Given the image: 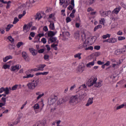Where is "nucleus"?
Returning a JSON list of instances; mask_svg holds the SVG:
<instances>
[{
  "mask_svg": "<svg viewBox=\"0 0 126 126\" xmlns=\"http://www.w3.org/2000/svg\"><path fill=\"white\" fill-rule=\"evenodd\" d=\"M39 85L40 82L39 81V79H36L32 81V82L28 83V87L31 90H34V88H36L37 86H39Z\"/></svg>",
  "mask_w": 126,
  "mask_h": 126,
  "instance_id": "1",
  "label": "nucleus"
},
{
  "mask_svg": "<svg viewBox=\"0 0 126 126\" xmlns=\"http://www.w3.org/2000/svg\"><path fill=\"white\" fill-rule=\"evenodd\" d=\"M78 98V95L77 94L72 96L70 98L69 103L73 105H76V104H78L79 102Z\"/></svg>",
  "mask_w": 126,
  "mask_h": 126,
  "instance_id": "2",
  "label": "nucleus"
},
{
  "mask_svg": "<svg viewBox=\"0 0 126 126\" xmlns=\"http://www.w3.org/2000/svg\"><path fill=\"white\" fill-rule=\"evenodd\" d=\"M97 81V78L94 76H92L88 81V84L89 87H91V86H93V85H95Z\"/></svg>",
  "mask_w": 126,
  "mask_h": 126,
  "instance_id": "3",
  "label": "nucleus"
},
{
  "mask_svg": "<svg viewBox=\"0 0 126 126\" xmlns=\"http://www.w3.org/2000/svg\"><path fill=\"white\" fill-rule=\"evenodd\" d=\"M57 32L49 31L44 34V36L45 37H46V38H48V37L51 38L52 37H54V36H55L57 34Z\"/></svg>",
  "mask_w": 126,
  "mask_h": 126,
  "instance_id": "4",
  "label": "nucleus"
},
{
  "mask_svg": "<svg viewBox=\"0 0 126 126\" xmlns=\"http://www.w3.org/2000/svg\"><path fill=\"white\" fill-rule=\"evenodd\" d=\"M47 42L48 44H51V43H54L55 44L57 43V44H59V40H58V38L56 37L52 36L48 38Z\"/></svg>",
  "mask_w": 126,
  "mask_h": 126,
  "instance_id": "5",
  "label": "nucleus"
},
{
  "mask_svg": "<svg viewBox=\"0 0 126 126\" xmlns=\"http://www.w3.org/2000/svg\"><path fill=\"white\" fill-rule=\"evenodd\" d=\"M33 71V69L28 70L26 71V76H24L23 78H31L32 77H34V74H31L32 72Z\"/></svg>",
  "mask_w": 126,
  "mask_h": 126,
  "instance_id": "6",
  "label": "nucleus"
},
{
  "mask_svg": "<svg viewBox=\"0 0 126 126\" xmlns=\"http://www.w3.org/2000/svg\"><path fill=\"white\" fill-rule=\"evenodd\" d=\"M20 68H21V65H20L19 64H16L11 66L10 70L11 71H14L15 72H17V71H18Z\"/></svg>",
  "mask_w": 126,
  "mask_h": 126,
  "instance_id": "7",
  "label": "nucleus"
},
{
  "mask_svg": "<svg viewBox=\"0 0 126 126\" xmlns=\"http://www.w3.org/2000/svg\"><path fill=\"white\" fill-rule=\"evenodd\" d=\"M57 100H58V97H57L56 96H55L54 98L50 97L48 99V104L49 105H53V104H55L56 102H57Z\"/></svg>",
  "mask_w": 126,
  "mask_h": 126,
  "instance_id": "8",
  "label": "nucleus"
},
{
  "mask_svg": "<svg viewBox=\"0 0 126 126\" xmlns=\"http://www.w3.org/2000/svg\"><path fill=\"white\" fill-rule=\"evenodd\" d=\"M87 94L86 93H83L82 92L80 91L77 94L78 95V97L80 100H82V99H84L85 97H86Z\"/></svg>",
  "mask_w": 126,
  "mask_h": 126,
  "instance_id": "9",
  "label": "nucleus"
},
{
  "mask_svg": "<svg viewBox=\"0 0 126 126\" xmlns=\"http://www.w3.org/2000/svg\"><path fill=\"white\" fill-rule=\"evenodd\" d=\"M99 12L101 16H102V17H106L108 16V13H110L111 11H104L103 10H101Z\"/></svg>",
  "mask_w": 126,
  "mask_h": 126,
  "instance_id": "10",
  "label": "nucleus"
},
{
  "mask_svg": "<svg viewBox=\"0 0 126 126\" xmlns=\"http://www.w3.org/2000/svg\"><path fill=\"white\" fill-rule=\"evenodd\" d=\"M121 9H122V7L121 6H118L117 7L115 8L112 11V15L113 14H118L121 11Z\"/></svg>",
  "mask_w": 126,
  "mask_h": 126,
  "instance_id": "11",
  "label": "nucleus"
},
{
  "mask_svg": "<svg viewBox=\"0 0 126 126\" xmlns=\"http://www.w3.org/2000/svg\"><path fill=\"white\" fill-rule=\"evenodd\" d=\"M87 47H88V43H86V42H85L83 44H81L79 45L78 48L79 49V50H82V49H85V48Z\"/></svg>",
  "mask_w": 126,
  "mask_h": 126,
  "instance_id": "12",
  "label": "nucleus"
},
{
  "mask_svg": "<svg viewBox=\"0 0 126 126\" xmlns=\"http://www.w3.org/2000/svg\"><path fill=\"white\" fill-rule=\"evenodd\" d=\"M74 0H70V5H69L68 7V9L69 10H72L73 8H74Z\"/></svg>",
  "mask_w": 126,
  "mask_h": 126,
  "instance_id": "13",
  "label": "nucleus"
},
{
  "mask_svg": "<svg viewBox=\"0 0 126 126\" xmlns=\"http://www.w3.org/2000/svg\"><path fill=\"white\" fill-rule=\"evenodd\" d=\"M39 0H30V3H27L26 5H24V7H25V6H28V7H30L32 6L31 4L32 3H34V2H36V1H38Z\"/></svg>",
  "mask_w": 126,
  "mask_h": 126,
  "instance_id": "14",
  "label": "nucleus"
},
{
  "mask_svg": "<svg viewBox=\"0 0 126 126\" xmlns=\"http://www.w3.org/2000/svg\"><path fill=\"white\" fill-rule=\"evenodd\" d=\"M46 66V64H40L36 66V67L39 69L40 71H44V68Z\"/></svg>",
  "mask_w": 126,
  "mask_h": 126,
  "instance_id": "15",
  "label": "nucleus"
},
{
  "mask_svg": "<svg viewBox=\"0 0 126 126\" xmlns=\"http://www.w3.org/2000/svg\"><path fill=\"white\" fill-rule=\"evenodd\" d=\"M92 104H93V97L89 98L86 106V107H88L89 106H90V105H92Z\"/></svg>",
  "mask_w": 126,
  "mask_h": 126,
  "instance_id": "16",
  "label": "nucleus"
},
{
  "mask_svg": "<svg viewBox=\"0 0 126 126\" xmlns=\"http://www.w3.org/2000/svg\"><path fill=\"white\" fill-rule=\"evenodd\" d=\"M81 55L82 53H78L74 55V57L75 59H78V60H81Z\"/></svg>",
  "mask_w": 126,
  "mask_h": 126,
  "instance_id": "17",
  "label": "nucleus"
},
{
  "mask_svg": "<svg viewBox=\"0 0 126 126\" xmlns=\"http://www.w3.org/2000/svg\"><path fill=\"white\" fill-rule=\"evenodd\" d=\"M11 59H12V56H6V57L3 58V63H6V62L8 61V60H11Z\"/></svg>",
  "mask_w": 126,
  "mask_h": 126,
  "instance_id": "18",
  "label": "nucleus"
},
{
  "mask_svg": "<svg viewBox=\"0 0 126 126\" xmlns=\"http://www.w3.org/2000/svg\"><path fill=\"white\" fill-rule=\"evenodd\" d=\"M42 16L41 15V13H37L36 15L35 16V19L36 20H40L42 18Z\"/></svg>",
  "mask_w": 126,
  "mask_h": 126,
  "instance_id": "19",
  "label": "nucleus"
},
{
  "mask_svg": "<svg viewBox=\"0 0 126 126\" xmlns=\"http://www.w3.org/2000/svg\"><path fill=\"white\" fill-rule=\"evenodd\" d=\"M22 57L25 61H27V59L28 58V54H27V53L26 52H23Z\"/></svg>",
  "mask_w": 126,
  "mask_h": 126,
  "instance_id": "20",
  "label": "nucleus"
},
{
  "mask_svg": "<svg viewBox=\"0 0 126 126\" xmlns=\"http://www.w3.org/2000/svg\"><path fill=\"white\" fill-rule=\"evenodd\" d=\"M49 28L50 30H55V24L53 22H50Z\"/></svg>",
  "mask_w": 126,
  "mask_h": 126,
  "instance_id": "21",
  "label": "nucleus"
},
{
  "mask_svg": "<svg viewBox=\"0 0 126 126\" xmlns=\"http://www.w3.org/2000/svg\"><path fill=\"white\" fill-rule=\"evenodd\" d=\"M95 64V62L93 61L92 62H90L87 64L86 66L87 67H91V66H93Z\"/></svg>",
  "mask_w": 126,
  "mask_h": 126,
  "instance_id": "22",
  "label": "nucleus"
},
{
  "mask_svg": "<svg viewBox=\"0 0 126 126\" xmlns=\"http://www.w3.org/2000/svg\"><path fill=\"white\" fill-rule=\"evenodd\" d=\"M70 4V1H69V0H66V2H65V3L63 4V7L64 8H66L67 7V5H69Z\"/></svg>",
  "mask_w": 126,
  "mask_h": 126,
  "instance_id": "23",
  "label": "nucleus"
},
{
  "mask_svg": "<svg viewBox=\"0 0 126 126\" xmlns=\"http://www.w3.org/2000/svg\"><path fill=\"white\" fill-rule=\"evenodd\" d=\"M102 85V82H98L97 83L96 82L94 86L95 87L99 88V87H101Z\"/></svg>",
  "mask_w": 126,
  "mask_h": 126,
  "instance_id": "24",
  "label": "nucleus"
},
{
  "mask_svg": "<svg viewBox=\"0 0 126 126\" xmlns=\"http://www.w3.org/2000/svg\"><path fill=\"white\" fill-rule=\"evenodd\" d=\"M58 43L57 44H55L53 43L52 45H51V48H53L54 49V50H55V51L58 50Z\"/></svg>",
  "mask_w": 126,
  "mask_h": 126,
  "instance_id": "25",
  "label": "nucleus"
},
{
  "mask_svg": "<svg viewBox=\"0 0 126 126\" xmlns=\"http://www.w3.org/2000/svg\"><path fill=\"white\" fill-rule=\"evenodd\" d=\"M23 30L24 31H25V30H26L27 32H28V31H29V30H30V28H29L27 25H24V27H23Z\"/></svg>",
  "mask_w": 126,
  "mask_h": 126,
  "instance_id": "26",
  "label": "nucleus"
},
{
  "mask_svg": "<svg viewBox=\"0 0 126 126\" xmlns=\"http://www.w3.org/2000/svg\"><path fill=\"white\" fill-rule=\"evenodd\" d=\"M12 27H13V25L10 24L8 25L7 27L6 28V32H8L9 30H10V28H12Z\"/></svg>",
  "mask_w": 126,
  "mask_h": 126,
  "instance_id": "27",
  "label": "nucleus"
},
{
  "mask_svg": "<svg viewBox=\"0 0 126 126\" xmlns=\"http://www.w3.org/2000/svg\"><path fill=\"white\" fill-rule=\"evenodd\" d=\"M111 40V43L112 44L114 43H117L118 42V39H117V38H110Z\"/></svg>",
  "mask_w": 126,
  "mask_h": 126,
  "instance_id": "28",
  "label": "nucleus"
},
{
  "mask_svg": "<svg viewBox=\"0 0 126 126\" xmlns=\"http://www.w3.org/2000/svg\"><path fill=\"white\" fill-rule=\"evenodd\" d=\"M80 36V35H79V32H76L74 33V37L76 39H78V38H79Z\"/></svg>",
  "mask_w": 126,
  "mask_h": 126,
  "instance_id": "29",
  "label": "nucleus"
},
{
  "mask_svg": "<svg viewBox=\"0 0 126 126\" xmlns=\"http://www.w3.org/2000/svg\"><path fill=\"white\" fill-rule=\"evenodd\" d=\"M25 14H26V11L24 10L23 11L22 14L19 15L18 18H19V19H21V18H22V17H23V16H24Z\"/></svg>",
  "mask_w": 126,
  "mask_h": 126,
  "instance_id": "30",
  "label": "nucleus"
},
{
  "mask_svg": "<svg viewBox=\"0 0 126 126\" xmlns=\"http://www.w3.org/2000/svg\"><path fill=\"white\" fill-rule=\"evenodd\" d=\"M110 37H111V34L109 33L102 35L103 39H107V38H110Z\"/></svg>",
  "mask_w": 126,
  "mask_h": 126,
  "instance_id": "31",
  "label": "nucleus"
},
{
  "mask_svg": "<svg viewBox=\"0 0 126 126\" xmlns=\"http://www.w3.org/2000/svg\"><path fill=\"white\" fill-rule=\"evenodd\" d=\"M101 28H102V25H98L94 28V31H97V29H100Z\"/></svg>",
  "mask_w": 126,
  "mask_h": 126,
  "instance_id": "32",
  "label": "nucleus"
},
{
  "mask_svg": "<svg viewBox=\"0 0 126 126\" xmlns=\"http://www.w3.org/2000/svg\"><path fill=\"white\" fill-rule=\"evenodd\" d=\"M7 39L11 42V43H13L14 42V39H13L11 36H8Z\"/></svg>",
  "mask_w": 126,
  "mask_h": 126,
  "instance_id": "33",
  "label": "nucleus"
},
{
  "mask_svg": "<svg viewBox=\"0 0 126 126\" xmlns=\"http://www.w3.org/2000/svg\"><path fill=\"white\" fill-rule=\"evenodd\" d=\"M4 92H5L6 95H8L9 94V89H8V88H4Z\"/></svg>",
  "mask_w": 126,
  "mask_h": 126,
  "instance_id": "34",
  "label": "nucleus"
},
{
  "mask_svg": "<svg viewBox=\"0 0 126 126\" xmlns=\"http://www.w3.org/2000/svg\"><path fill=\"white\" fill-rule=\"evenodd\" d=\"M18 21H19V19H18V18L15 17L13 22V24H16V23H17Z\"/></svg>",
  "mask_w": 126,
  "mask_h": 126,
  "instance_id": "35",
  "label": "nucleus"
},
{
  "mask_svg": "<svg viewBox=\"0 0 126 126\" xmlns=\"http://www.w3.org/2000/svg\"><path fill=\"white\" fill-rule=\"evenodd\" d=\"M10 67V66L8 64H4L3 66V68H4V69H7V68H9Z\"/></svg>",
  "mask_w": 126,
  "mask_h": 126,
  "instance_id": "36",
  "label": "nucleus"
},
{
  "mask_svg": "<svg viewBox=\"0 0 126 126\" xmlns=\"http://www.w3.org/2000/svg\"><path fill=\"white\" fill-rule=\"evenodd\" d=\"M125 107V105L123 104H121V105L117 106L116 108L117 110H120V109H122V108Z\"/></svg>",
  "mask_w": 126,
  "mask_h": 126,
  "instance_id": "37",
  "label": "nucleus"
},
{
  "mask_svg": "<svg viewBox=\"0 0 126 126\" xmlns=\"http://www.w3.org/2000/svg\"><path fill=\"white\" fill-rule=\"evenodd\" d=\"M39 107H40L39 106V104L38 103L35 104L33 106L34 110H38Z\"/></svg>",
  "mask_w": 126,
  "mask_h": 126,
  "instance_id": "38",
  "label": "nucleus"
},
{
  "mask_svg": "<svg viewBox=\"0 0 126 126\" xmlns=\"http://www.w3.org/2000/svg\"><path fill=\"white\" fill-rule=\"evenodd\" d=\"M0 33H1V34H4V33H5V32L4 31V28H0Z\"/></svg>",
  "mask_w": 126,
  "mask_h": 126,
  "instance_id": "39",
  "label": "nucleus"
},
{
  "mask_svg": "<svg viewBox=\"0 0 126 126\" xmlns=\"http://www.w3.org/2000/svg\"><path fill=\"white\" fill-rule=\"evenodd\" d=\"M65 3V0H60V5H63Z\"/></svg>",
  "mask_w": 126,
  "mask_h": 126,
  "instance_id": "40",
  "label": "nucleus"
},
{
  "mask_svg": "<svg viewBox=\"0 0 126 126\" xmlns=\"http://www.w3.org/2000/svg\"><path fill=\"white\" fill-rule=\"evenodd\" d=\"M22 45H23V42H19L17 44V48H20Z\"/></svg>",
  "mask_w": 126,
  "mask_h": 126,
  "instance_id": "41",
  "label": "nucleus"
},
{
  "mask_svg": "<svg viewBox=\"0 0 126 126\" xmlns=\"http://www.w3.org/2000/svg\"><path fill=\"white\" fill-rule=\"evenodd\" d=\"M118 39V41H123V40L126 39V37L124 36H119Z\"/></svg>",
  "mask_w": 126,
  "mask_h": 126,
  "instance_id": "42",
  "label": "nucleus"
},
{
  "mask_svg": "<svg viewBox=\"0 0 126 126\" xmlns=\"http://www.w3.org/2000/svg\"><path fill=\"white\" fill-rule=\"evenodd\" d=\"M18 87V85H15L13 86L12 88V90L13 91L14 90H16L17 89V88Z\"/></svg>",
  "mask_w": 126,
  "mask_h": 126,
  "instance_id": "43",
  "label": "nucleus"
},
{
  "mask_svg": "<svg viewBox=\"0 0 126 126\" xmlns=\"http://www.w3.org/2000/svg\"><path fill=\"white\" fill-rule=\"evenodd\" d=\"M89 50H91V51H93V46H90V47H86V48H85V50L86 51H88Z\"/></svg>",
  "mask_w": 126,
  "mask_h": 126,
  "instance_id": "44",
  "label": "nucleus"
},
{
  "mask_svg": "<svg viewBox=\"0 0 126 126\" xmlns=\"http://www.w3.org/2000/svg\"><path fill=\"white\" fill-rule=\"evenodd\" d=\"M71 21V19L69 17H67L66 18V23H68V22H70Z\"/></svg>",
  "mask_w": 126,
  "mask_h": 126,
  "instance_id": "45",
  "label": "nucleus"
},
{
  "mask_svg": "<svg viewBox=\"0 0 126 126\" xmlns=\"http://www.w3.org/2000/svg\"><path fill=\"white\" fill-rule=\"evenodd\" d=\"M32 54V56H36L37 54H38V51L34 49V51H33V52Z\"/></svg>",
  "mask_w": 126,
  "mask_h": 126,
  "instance_id": "46",
  "label": "nucleus"
},
{
  "mask_svg": "<svg viewBox=\"0 0 126 126\" xmlns=\"http://www.w3.org/2000/svg\"><path fill=\"white\" fill-rule=\"evenodd\" d=\"M44 52H45L44 49H40L38 51V52L39 53V54H43Z\"/></svg>",
  "mask_w": 126,
  "mask_h": 126,
  "instance_id": "47",
  "label": "nucleus"
},
{
  "mask_svg": "<svg viewBox=\"0 0 126 126\" xmlns=\"http://www.w3.org/2000/svg\"><path fill=\"white\" fill-rule=\"evenodd\" d=\"M41 42L44 44H46V43H47V39H46L45 38L43 37L41 39Z\"/></svg>",
  "mask_w": 126,
  "mask_h": 126,
  "instance_id": "48",
  "label": "nucleus"
},
{
  "mask_svg": "<svg viewBox=\"0 0 126 126\" xmlns=\"http://www.w3.org/2000/svg\"><path fill=\"white\" fill-rule=\"evenodd\" d=\"M64 102H65L64 99H63V98H60L59 100V102L60 104H63V103Z\"/></svg>",
  "mask_w": 126,
  "mask_h": 126,
  "instance_id": "49",
  "label": "nucleus"
},
{
  "mask_svg": "<svg viewBox=\"0 0 126 126\" xmlns=\"http://www.w3.org/2000/svg\"><path fill=\"white\" fill-rule=\"evenodd\" d=\"M95 0H88V2H89V4H93L94 3Z\"/></svg>",
  "mask_w": 126,
  "mask_h": 126,
  "instance_id": "50",
  "label": "nucleus"
},
{
  "mask_svg": "<svg viewBox=\"0 0 126 126\" xmlns=\"http://www.w3.org/2000/svg\"><path fill=\"white\" fill-rule=\"evenodd\" d=\"M100 24H105V19H101L99 21Z\"/></svg>",
  "mask_w": 126,
  "mask_h": 126,
  "instance_id": "51",
  "label": "nucleus"
},
{
  "mask_svg": "<svg viewBox=\"0 0 126 126\" xmlns=\"http://www.w3.org/2000/svg\"><path fill=\"white\" fill-rule=\"evenodd\" d=\"M84 70V68L83 67H79V72H83Z\"/></svg>",
  "mask_w": 126,
  "mask_h": 126,
  "instance_id": "52",
  "label": "nucleus"
},
{
  "mask_svg": "<svg viewBox=\"0 0 126 126\" xmlns=\"http://www.w3.org/2000/svg\"><path fill=\"white\" fill-rule=\"evenodd\" d=\"M48 30H49V29H48V27L44 26L43 27V31H45V32H48Z\"/></svg>",
  "mask_w": 126,
  "mask_h": 126,
  "instance_id": "53",
  "label": "nucleus"
},
{
  "mask_svg": "<svg viewBox=\"0 0 126 126\" xmlns=\"http://www.w3.org/2000/svg\"><path fill=\"white\" fill-rule=\"evenodd\" d=\"M101 48V46H95L94 47V50H96L97 51H98V50Z\"/></svg>",
  "mask_w": 126,
  "mask_h": 126,
  "instance_id": "54",
  "label": "nucleus"
},
{
  "mask_svg": "<svg viewBox=\"0 0 126 126\" xmlns=\"http://www.w3.org/2000/svg\"><path fill=\"white\" fill-rule=\"evenodd\" d=\"M49 58H50V56L49 55H45L44 56V60H49Z\"/></svg>",
  "mask_w": 126,
  "mask_h": 126,
  "instance_id": "55",
  "label": "nucleus"
},
{
  "mask_svg": "<svg viewBox=\"0 0 126 126\" xmlns=\"http://www.w3.org/2000/svg\"><path fill=\"white\" fill-rule=\"evenodd\" d=\"M44 95V94H39L37 97V99L39 100V99H40V98H42L43 96Z\"/></svg>",
  "mask_w": 126,
  "mask_h": 126,
  "instance_id": "56",
  "label": "nucleus"
},
{
  "mask_svg": "<svg viewBox=\"0 0 126 126\" xmlns=\"http://www.w3.org/2000/svg\"><path fill=\"white\" fill-rule=\"evenodd\" d=\"M1 100H2L3 103L5 104V103L6 102V98L5 97H2Z\"/></svg>",
  "mask_w": 126,
  "mask_h": 126,
  "instance_id": "57",
  "label": "nucleus"
},
{
  "mask_svg": "<svg viewBox=\"0 0 126 126\" xmlns=\"http://www.w3.org/2000/svg\"><path fill=\"white\" fill-rule=\"evenodd\" d=\"M20 119L19 118H18L14 122L15 123V125H17V124H18V123H20Z\"/></svg>",
  "mask_w": 126,
  "mask_h": 126,
  "instance_id": "58",
  "label": "nucleus"
},
{
  "mask_svg": "<svg viewBox=\"0 0 126 126\" xmlns=\"http://www.w3.org/2000/svg\"><path fill=\"white\" fill-rule=\"evenodd\" d=\"M2 92H4V88L3 87L0 88V94L2 93Z\"/></svg>",
  "mask_w": 126,
  "mask_h": 126,
  "instance_id": "59",
  "label": "nucleus"
},
{
  "mask_svg": "<svg viewBox=\"0 0 126 126\" xmlns=\"http://www.w3.org/2000/svg\"><path fill=\"white\" fill-rule=\"evenodd\" d=\"M30 35L31 36V37H35V32H31L30 33Z\"/></svg>",
  "mask_w": 126,
  "mask_h": 126,
  "instance_id": "60",
  "label": "nucleus"
},
{
  "mask_svg": "<svg viewBox=\"0 0 126 126\" xmlns=\"http://www.w3.org/2000/svg\"><path fill=\"white\" fill-rule=\"evenodd\" d=\"M97 64H98L99 65H101L102 64H104V62H101V61H97Z\"/></svg>",
  "mask_w": 126,
  "mask_h": 126,
  "instance_id": "61",
  "label": "nucleus"
},
{
  "mask_svg": "<svg viewBox=\"0 0 126 126\" xmlns=\"http://www.w3.org/2000/svg\"><path fill=\"white\" fill-rule=\"evenodd\" d=\"M29 50H30V51L31 53V54H32L35 49H34V48H30L29 49Z\"/></svg>",
  "mask_w": 126,
  "mask_h": 126,
  "instance_id": "62",
  "label": "nucleus"
},
{
  "mask_svg": "<svg viewBox=\"0 0 126 126\" xmlns=\"http://www.w3.org/2000/svg\"><path fill=\"white\" fill-rule=\"evenodd\" d=\"M8 126H14V125H15V123H8Z\"/></svg>",
  "mask_w": 126,
  "mask_h": 126,
  "instance_id": "63",
  "label": "nucleus"
},
{
  "mask_svg": "<svg viewBox=\"0 0 126 126\" xmlns=\"http://www.w3.org/2000/svg\"><path fill=\"white\" fill-rule=\"evenodd\" d=\"M117 35H123V32L119 31L118 32H117Z\"/></svg>",
  "mask_w": 126,
  "mask_h": 126,
  "instance_id": "64",
  "label": "nucleus"
}]
</instances>
